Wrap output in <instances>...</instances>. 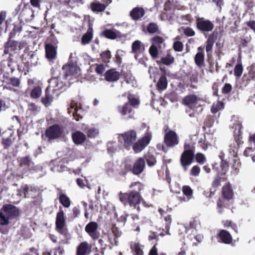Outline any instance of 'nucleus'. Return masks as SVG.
I'll use <instances>...</instances> for the list:
<instances>
[{
    "mask_svg": "<svg viewBox=\"0 0 255 255\" xmlns=\"http://www.w3.org/2000/svg\"><path fill=\"white\" fill-rule=\"evenodd\" d=\"M92 37H93L92 33L91 32L88 31L82 37V38H81L82 44L83 45H86L87 44H88L92 40Z\"/></svg>",
    "mask_w": 255,
    "mask_h": 255,
    "instance_id": "nucleus-52",
    "label": "nucleus"
},
{
    "mask_svg": "<svg viewBox=\"0 0 255 255\" xmlns=\"http://www.w3.org/2000/svg\"><path fill=\"white\" fill-rule=\"evenodd\" d=\"M164 220L165 221V229L167 231V234H169V230L170 227V224L172 222V218L171 215H166L164 217Z\"/></svg>",
    "mask_w": 255,
    "mask_h": 255,
    "instance_id": "nucleus-59",
    "label": "nucleus"
},
{
    "mask_svg": "<svg viewBox=\"0 0 255 255\" xmlns=\"http://www.w3.org/2000/svg\"><path fill=\"white\" fill-rule=\"evenodd\" d=\"M91 246L86 241L81 242L77 247L76 255H88L91 252Z\"/></svg>",
    "mask_w": 255,
    "mask_h": 255,
    "instance_id": "nucleus-24",
    "label": "nucleus"
},
{
    "mask_svg": "<svg viewBox=\"0 0 255 255\" xmlns=\"http://www.w3.org/2000/svg\"><path fill=\"white\" fill-rule=\"evenodd\" d=\"M58 199L59 202L64 207L69 208L71 205V200L70 198L66 195L60 191L58 194Z\"/></svg>",
    "mask_w": 255,
    "mask_h": 255,
    "instance_id": "nucleus-33",
    "label": "nucleus"
},
{
    "mask_svg": "<svg viewBox=\"0 0 255 255\" xmlns=\"http://www.w3.org/2000/svg\"><path fill=\"white\" fill-rule=\"evenodd\" d=\"M167 83L166 75H162L156 84L157 89L161 91L165 90L167 86Z\"/></svg>",
    "mask_w": 255,
    "mask_h": 255,
    "instance_id": "nucleus-36",
    "label": "nucleus"
},
{
    "mask_svg": "<svg viewBox=\"0 0 255 255\" xmlns=\"http://www.w3.org/2000/svg\"><path fill=\"white\" fill-rule=\"evenodd\" d=\"M196 28L201 33L204 34L206 37V33L212 31L214 27L213 23L209 19L204 17H197L196 18Z\"/></svg>",
    "mask_w": 255,
    "mask_h": 255,
    "instance_id": "nucleus-7",
    "label": "nucleus"
},
{
    "mask_svg": "<svg viewBox=\"0 0 255 255\" xmlns=\"http://www.w3.org/2000/svg\"><path fill=\"white\" fill-rule=\"evenodd\" d=\"M194 158V154H190L189 152H182L180 161L184 171L187 170L188 166L192 163Z\"/></svg>",
    "mask_w": 255,
    "mask_h": 255,
    "instance_id": "nucleus-20",
    "label": "nucleus"
},
{
    "mask_svg": "<svg viewBox=\"0 0 255 255\" xmlns=\"http://www.w3.org/2000/svg\"><path fill=\"white\" fill-rule=\"evenodd\" d=\"M52 77L49 80V85H52V83H55L57 80L62 79L61 77L60 69L59 68H52L51 69Z\"/></svg>",
    "mask_w": 255,
    "mask_h": 255,
    "instance_id": "nucleus-31",
    "label": "nucleus"
},
{
    "mask_svg": "<svg viewBox=\"0 0 255 255\" xmlns=\"http://www.w3.org/2000/svg\"><path fill=\"white\" fill-rule=\"evenodd\" d=\"M200 99L194 94L188 95L183 99V103L188 106L197 114H199L203 111L202 105L199 103Z\"/></svg>",
    "mask_w": 255,
    "mask_h": 255,
    "instance_id": "nucleus-5",
    "label": "nucleus"
},
{
    "mask_svg": "<svg viewBox=\"0 0 255 255\" xmlns=\"http://www.w3.org/2000/svg\"><path fill=\"white\" fill-rule=\"evenodd\" d=\"M136 132L133 129L129 130L119 135V141L121 139L123 140V145L124 147L129 150L134 141L136 139Z\"/></svg>",
    "mask_w": 255,
    "mask_h": 255,
    "instance_id": "nucleus-9",
    "label": "nucleus"
},
{
    "mask_svg": "<svg viewBox=\"0 0 255 255\" xmlns=\"http://www.w3.org/2000/svg\"><path fill=\"white\" fill-rule=\"evenodd\" d=\"M244 70L243 66L242 63L241 58L238 60L237 63L234 69V74L236 78H240Z\"/></svg>",
    "mask_w": 255,
    "mask_h": 255,
    "instance_id": "nucleus-38",
    "label": "nucleus"
},
{
    "mask_svg": "<svg viewBox=\"0 0 255 255\" xmlns=\"http://www.w3.org/2000/svg\"><path fill=\"white\" fill-rule=\"evenodd\" d=\"M101 3L98 0H94L90 3L89 8L95 13H102L105 11L107 7L112 3V0H102Z\"/></svg>",
    "mask_w": 255,
    "mask_h": 255,
    "instance_id": "nucleus-11",
    "label": "nucleus"
},
{
    "mask_svg": "<svg viewBox=\"0 0 255 255\" xmlns=\"http://www.w3.org/2000/svg\"><path fill=\"white\" fill-rule=\"evenodd\" d=\"M145 50L144 45L139 40L134 41L131 45V51L135 53L134 57L137 59L138 54L142 53Z\"/></svg>",
    "mask_w": 255,
    "mask_h": 255,
    "instance_id": "nucleus-27",
    "label": "nucleus"
},
{
    "mask_svg": "<svg viewBox=\"0 0 255 255\" xmlns=\"http://www.w3.org/2000/svg\"><path fill=\"white\" fill-rule=\"evenodd\" d=\"M121 76L122 73L118 72L116 68H111L107 70L104 74L105 80L109 82L118 81Z\"/></svg>",
    "mask_w": 255,
    "mask_h": 255,
    "instance_id": "nucleus-19",
    "label": "nucleus"
},
{
    "mask_svg": "<svg viewBox=\"0 0 255 255\" xmlns=\"http://www.w3.org/2000/svg\"><path fill=\"white\" fill-rule=\"evenodd\" d=\"M164 132L165 133L164 136V142L167 147H172L178 144V136L174 131L168 129L167 127L164 129Z\"/></svg>",
    "mask_w": 255,
    "mask_h": 255,
    "instance_id": "nucleus-10",
    "label": "nucleus"
},
{
    "mask_svg": "<svg viewBox=\"0 0 255 255\" xmlns=\"http://www.w3.org/2000/svg\"><path fill=\"white\" fill-rule=\"evenodd\" d=\"M216 238L219 242L225 244H231L234 246L235 244L232 243L233 237L231 234L227 230L221 229L219 230L216 235Z\"/></svg>",
    "mask_w": 255,
    "mask_h": 255,
    "instance_id": "nucleus-14",
    "label": "nucleus"
},
{
    "mask_svg": "<svg viewBox=\"0 0 255 255\" xmlns=\"http://www.w3.org/2000/svg\"><path fill=\"white\" fill-rule=\"evenodd\" d=\"M51 85H49L45 91V95L41 99V103L46 107L50 106L53 101L54 97L52 95L50 94L49 90L51 89Z\"/></svg>",
    "mask_w": 255,
    "mask_h": 255,
    "instance_id": "nucleus-28",
    "label": "nucleus"
},
{
    "mask_svg": "<svg viewBox=\"0 0 255 255\" xmlns=\"http://www.w3.org/2000/svg\"><path fill=\"white\" fill-rule=\"evenodd\" d=\"M72 138L76 145H81L85 142L87 137L86 134L82 131L77 130L72 133Z\"/></svg>",
    "mask_w": 255,
    "mask_h": 255,
    "instance_id": "nucleus-25",
    "label": "nucleus"
},
{
    "mask_svg": "<svg viewBox=\"0 0 255 255\" xmlns=\"http://www.w3.org/2000/svg\"><path fill=\"white\" fill-rule=\"evenodd\" d=\"M241 167V162L239 159H234V163L232 165V169L231 171L232 174L235 175L238 174L239 172L240 169Z\"/></svg>",
    "mask_w": 255,
    "mask_h": 255,
    "instance_id": "nucleus-48",
    "label": "nucleus"
},
{
    "mask_svg": "<svg viewBox=\"0 0 255 255\" xmlns=\"http://www.w3.org/2000/svg\"><path fill=\"white\" fill-rule=\"evenodd\" d=\"M215 121L214 117L212 115H208L206 117L205 121H204V127L203 128H205V127L207 128L211 127L214 124Z\"/></svg>",
    "mask_w": 255,
    "mask_h": 255,
    "instance_id": "nucleus-58",
    "label": "nucleus"
},
{
    "mask_svg": "<svg viewBox=\"0 0 255 255\" xmlns=\"http://www.w3.org/2000/svg\"><path fill=\"white\" fill-rule=\"evenodd\" d=\"M222 223L225 228H229L230 227L236 233H238V226L236 224L233 223L232 221L228 220H223Z\"/></svg>",
    "mask_w": 255,
    "mask_h": 255,
    "instance_id": "nucleus-47",
    "label": "nucleus"
},
{
    "mask_svg": "<svg viewBox=\"0 0 255 255\" xmlns=\"http://www.w3.org/2000/svg\"><path fill=\"white\" fill-rule=\"evenodd\" d=\"M194 61L196 66L199 68L205 66V54L197 53L194 57Z\"/></svg>",
    "mask_w": 255,
    "mask_h": 255,
    "instance_id": "nucleus-34",
    "label": "nucleus"
},
{
    "mask_svg": "<svg viewBox=\"0 0 255 255\" xmlns=\"http://www.w3.org/2000/svg\"><path fill=\"white\" fill-rule=\"evenodd\" d=\"M27 42L25 41H16L13 38H8V40L4 44V53L8 54L9 52L17 53L18 51L25 47Z\"/></svg>",
    "mask_w": 255,
    "mask_h": 255,
    "instance_id": "nucleus-4",
    "label": "nucleus"
},
{
    "mask_svg": "<svg viewBox=\"0 0 255 255\" xmlns=\"http://www.w3.org/2000/svg\"><path fill=\"white\" fill-rule=\"evenodd\" d=\"M151 138V133L146 131L143 137L138 139L136 142H133L131 145L134 152L137 153L142 151L149 143Z\"/></svg>",
    "mask_w": 255,
    "mask_h": 255,
    "instance_id": "nucleus-8",
    "label": "nucleus"
},
{
    "mask_svg": "<svg viewBox=\"0 0 255 255\" xmlns=\"http://www.w3.org/2000/svg\"><path fill=\"white\" fill-rule=\"evenodd\" d=\"M85 231L94 240H97L100 236L98 231V224L95 222H90L85 227Z\"/></svg>",
    "mask_w": 255,
    "mask_h": 255,
    "instance_id": "nucleus-16",
    "label": "nucleus"
},
{
    "mask_svg": "<svg viewBox=\"0 0 255 255\" xmlns=\"http://www.w3.org/2000/svg\"><path fill=\"white\" fill-rule=\"evenodd\" d=\"M240 147V144L233 141L229 146V152L232 153L234 157H237V152Z\"/></svg>",
    "mask_w": 255,
    "mask_h": 255,
    "instance_id": "nucleus-50",
    "label": "nucleus"
},
{
    "mask_svg": "<svg viewBox=\"0 0 255 255\" xmlns=\"http://www.w3.org/2000/svg\"><path fill=\"white\" fill-rule=\"evenodd\" d=\"M101 35L108 39H115L118 37V34L116 32L112 29H106L101 33Z\"/></svg>",
    "mask_w": 255,
    "mask_h": 255,
    "instance_id": "nucleus-41",
    "label": "nucleus"
},
{
    "mask_svg": "<svg viewBox=\"0 0 255 255\" xmlns=\"http://www.w3.org/2000/svg\"><path fill=\"white\" fill-rule=\"evenodd\" d=\"M147 31L149 33H159V30L157 24L154 22H150L146 27Z\"/></svg>",
    "mask_w": 255,
    "mask_h": 255,
    "instance_id": "nucleus-49",
    "label": "nucleus"
},
{
    "mask_svg": "<svg viewBox=\"0 0 255 255\" xmlns=\"http://www.w3.org/2000/svg\"><path fill=\"white\" fill-rule=\"evenodd\" d=\"M21 58L22 62L27 69H28L30 66H32L36 63L35 60H37V58H36L34 52L30 51L28 47L25 48L24 54L21 56Z\"/></svg>",
    "mask_w": 255,
    "mask_h": 255,
    "instance_id": "nucleus-12",
    "label": "nucleus"
},
{
    "mask_svg": "<svg viewBox=\"0 0 255 255\" xmlns=\"http://www.w3.org/2000/svg\"><path fill=\"white\" fill-rule=\"evenodd\" d=\"M86 132L87 136L90 138H94L99 134L98 130L94 128H87Z\"/></svg>",
    "mask_w": 255,
    "mask_h": 255,
    "instance_id": "nucleus-60",
    "label": "nucleus"
},
{
    "mask_svg": "<svg viewBox=\"0 0 255 255\" xmlns=\"http://www.w3.org/2000/svg\"><path fill=\"white\" fill-rule=\"evenodd\" d=\"M55 225L56 230L59 233L63 235H66V232L63 230L65 226L64 213L61 207H60L59 211L56 215Z\"/></svg>",
    "mask_w": 255,
    "mask_h": 255,
    "instance_id": "nucleus-13",
    "label": "nucleus"
},
{
    "mask_svg": "<svg viewBox=\"0 0 255 255\" xmlns=\"http://www.w3.org/2000/svg\"><path fill=\"white\" fill-rule=\"evenodd\" d=\"M224 105L222 102L218 101L216 103H214L211 107V112L213 114H216L220 110L224 108Z\"/></svg>",
    "mask_w": 255,
    "mask_h": 255,
    "instance_id": "nucleus-53",
    "label": "nucleus"
},
{
    "mask_svg": "<svg viewBox=\"0 0 255 255\" xmlns=\"http://www.w3.org/2000/svg\"><path fill=\"white\" fill-rule=\"evenodd\" d=\"M161 62L165 65H170L174 62V58L170 54H168L165 57L161 58Z\"/></svg>",
    "mask_w": 255,
    "mask_h": 255,
    "instance_id": "nucleus-56",
    "label": "nucleus"
},
{
    "mask_svg": "<svg viewBox=\"0 0 255 255\" xmlns=\"http://www.w3.org/2000/svg\"><path fill=\"white\" fill-rule=\"evenodd\" d=\"M234 196V193L232 189V185L228 182L225 184L221 189V197H220L217 201V209L219 214H222L224 212V208L227 207L229 202L232 200Z\"/></svg>",
    "mask_w": 255,
    "mask_h": 255,
    "instance_id": "nucleus-3",
    "label": "nucleus"
},
{
    "mask_svg": "<svg viewBox=\"0 0 255 255\" xmlns=\"http://www.w3.org/2000/svg\"><path fill=\"white\" fill-rule=\"evenodd\" d=\"M218 35V31H214L208 36L207 41L205 42V49L208 57L212 56L213 47L216 41Z\"/></svg>",
    "mask_w": 255,
    "mask_h": 255,
    "instance_id": "nucleus-18",
    "label": "nucleus"
},
{
    "mask_svg": "<svg viewBox=\"0 0 255 255\" xmlns=\"http://www.w3.org/2000/svg\"><path fill=\"white\" fill-rule=\"evenodd\" d=\"M219 156H220V158L221 159V164L220 165V168H221V171L220 172L219 171L218 172H219V174L221 175L225 176L226 173L227 172V171L229 170V162L227 160H226L223 158V156L220 155Z\"/></svg>",
    "mask_w": 255,
    "mask_h": 255,
    "instance_id": "nucleus-39",
    "label": "nucleus"
},
{
    "mask_svg": "<svg viewBox=\"0 0 255 255\" xmlns=\"http://www.w3.org/2000/svg\"><path fill=\"white\" fill-rule=\"evenodd\" d=\"M118 110L122 116H126L130 114L132 111V108L128 103H126L123 106H119Z\"/></svg>",
    "mask_w": 255,
    "mask_h": 255,
    "instance_id": "nucleus-37",
    "label": "nucleus"
},
{
    "mask_svg": "<svg viewBox=\"0 0 255 255\" xmlns=\"http://www.w3.org/2000/svg\"><path fill=\"white\" fill-rule=\"evenodd\" d=\"M132 165L128 163H126L124 165V168L121 170L119 172V175L122 176H125L127 173L131 171L132 173Z\"/></svg>",
    "mask_w": 255,
    "mask_h": 255,
    "instance_id": "nucleus-55",
    "label": "nucleus"
},
{
    "mask_svg": "<svg viewBox=\"0 0 255 255\" xmlns=\"http://www.w3.org/2000/svg\"><path fill=\"white\" fill-rule=\"evenodd\" d=\"M21 190L22 191L24 198L32 197V193H36L37 190L35 188L29 187L27 184L21 186Z\"/></svg>",
    "mask_w": 255,
    "mask_h": 255,
    "instance_id": "nucleus-32",
    "label": "nucleus"
},
{
    "mask_svg": "<svg viewBox=\"0 0 255 255\" xmlns=\"http://www.w3.org/2000/svg\"><path fill=\"white\" fill-rule=\"evenodd\" d=\"M101 57L103 62L105 63H109L111 58V53L109 50L103 51L100 54Z\"/></svg>",
    "mask_w": 255,
    "mask_h": 255,
    "instance_id": "nucleus-54",
    "label": "nucleus"
},
{
    "mask_svg": "<svg viewBox=\"0 0 255 255\" xmlns=\"http://www.w3.org/2000/svg\"><path fill=\"white\" fill-rule=\"evenodd\" d=\"M74 68L70 65H65L62 67V70L64 73L63 75L62 79H66L67 77L73 74Z\"/></svg>",
    "mask_w": 255,
    "mask_h": 255,
    "instance_id": "nucleus-46",
    "label": "nucleus"
},
{
    "mask_svg": "<svg viewBox=\"0 0 255 255\" xmlns=\"http://www.w3.org/2000/svg\"><path fill=\"white\" fill-rule=\"evenodd\" d=\"M130 249L134 255H143L141 245L139 243H134L130 246Z\"/></svg>",
    "mask_w": 255,
    "mask_h": 255,
    "instance_id": "nucleus-45",
    "label": "nucleus"
},
{
    "mask_svg": "<svg viewBox=\"0 0 255 255\" xmlns=\"http://www.w3.org/2000/svg\"><path fill=\"white\" fill-rule=\"evenodd\" d=\"M45 55L49 61H52L56 57V48L52 44L48 43L45 45Z\"/></svg>",
    "mask_w": 255,
    "mask_h": 255,
    "instance_id": "nucleus-26",
    "label": "nucleus"
},
{
    "mask_svg": "<svg viewBox=\"0 0 255 255\" xmlns=\"http://www.w3.org/2000/svg\"><path fill=\"white\" fill-rule=\"evenodd\" d=\"M145 162L142 157L138 158L132 165V173L135 175L140 174L144 170Z\"/></svg>",
    "mask_w": 255,
    "mask_h": 255,
    "instance_id": "nucleus-22",
    "label": "nucleus"
},
{
    "mask_svg": "<svg viewBox=\"0 0 255 255\" xmlns=\"http://www.w3.org/2000/svg\"><path fill=\"white\" fill-rule=\"evenodd\" d=\"M194 157L196 162L199 164H202L206 161L205 156L201 153H197L195 155H194Z\"/></svg>",
    "mask_w": 255,
    "mask_h": 255,
    "instance_id": "nucleus-64",
    "label": "nucleus"
},
{
    "mask_svg": "<svg viewBox=\"0 0 255 255\" xmlns=\"http://www.w3.org/2000/svg\"><path fill=\"white\" fill-rule=\"evenodd\" d=\"M254 150L252 147L247 148L244 152V155L246 157L251 156L254 162H255Z\"/></svg>",
    "mask_w": 255,
    "mask_h": 255,
    "instance_id": "nucleus-62",
    "label": "nucleus"
},
{
    "mask_svg": "<svg viewBox=\"0 0 255 255\" xmlns=\"http://www.w3.org/2000/svg\"><path fill=\"white\" fill-rule=\"evenodd\" d=\"M22 27L19 24H13V27L9 34L8 38H14L17 33H20Z\"/></svg>",
    "mask_w": 255,
    "mask_h": 255,
    "instance_id": "nucleus-51",
    "label": "nucleus"
},
{
    "mask_svg": "<svg viewBox=\"0 0 255 255\" xmlns=\"http://www.w3.org/2000/svg\"><path fill=\"white\" fill-rule=\"evenodd\" d=\"M227 180V178L224 176L221 175L219 174V172H218L216 175L213 178V181L212 182V187L216 191L217 189H218L221 185V182L225 181Z\"/></svg>",
    "mask_w": 255,
    "mask_h": 255,
    "instance_id": "nucleus-30",
    "label": "nucleus"
},
{
    "mask_svg": "<svg viewBox=\"0 0 255 255\" xmlns=\"http://www.w3.org/2000/svg\"><path fill=\"white\" fill-rule=\"evenodd\" d=\"M20 213V210L15 206L9 204H4L0 210V232L6 234L8 230L5 229L4 226L9 225V220L18 218Z\"/></svg>",
    "mask_w": 255,
    "mask_h": 255,
    "instance_id": "nucleus-2",
    "label": "nucleus"
},
{
    "mask_svg": "<svg viewBox=\"0 0 255 255\" xmlns=\"http://www.w3.org/2000/svg\"><path fill=\"white\" fill-rule=\"evenodd\" d=\"M182 192L183 194L189 198L192 196L193 190L188 185H184L182 187Z\"/></svg>",
    "mask_w": 255,
    "mask_h": 255,
    "instance_id": "nucleus-61",
    "label": "nucleus"
},
{
    "mask_svg": "<svg viewBox=\"0 0 255 255\" xmlns=\"http://www.w3.org/2000/svg\"><path fill=\"white\" fill-rule=\"evenodd\" d=\"M68 161L65 159H56L50 163L51 170L53 172H62L67 169Z\"/></svg>",
    "mask_w": 255,
    "mask_h": 255,
    "instance_id": "nucleus-15",
    "label": "nucleus"
},
{
    "mask_svg": "<svg viewBox=\"0 0 255 255\" xmlns=\"http://www.w3.org/2000/svg\"><path fill=\"white\" fill-rule=\"evenodd\" d=\"M65 84L63 82L61 81V79L57 80V82L55 83H52L51 87L53 88L52 89L53 93H55L56 91H59L60 92H62L65 90Z\"/></svg>",
    "mask_w": 255,
    "mask_h": 255,
    "instance_id": "nucleus-44",
    "label": "nucleus"
},
{
    "mask_svg": "<svg viewBox=\"0 0 255 255\" xmlns=\"http://www.w3.org/2000/svg\"><path fill=\"white\" fill-rule=\"evenodd\" d=\"M7 66L10 68L11 72L12 73L15 69V67H17L18 70L19 71H23L21 70L19 65L17 64V58L14 57L13 55L11 54H9V56L7 59Z\"/></svg>",
    "mask_w": 255,
    "mask_h": 255,
    "instance_id": "nucleus-29",
    "label": "nucleus"
},
{
    "mask_svg": "<svg viewBox=\"0 0 255 255\" xmlns=\"http://www.w3.org/2000/svg\"><path fill=\"white\" fill-rule=\"evenodd\" d=\"M234 142H236L239 144L241 143V139L242 138V132L241 131V127L237 130L236 129L234 131Z\"/></svg>",
    "mask_w": 255,
    "mask_h": 255,
    "instance_id": "nucleus-57",
    "label": "nucleus"
},
{
    "mask_svg": "<svg viewBox=\"0 0 255 255\" xmlns=\"http://www.w3.org/2000/svg\"><path fill=\"white\" fill-rule=\"evenodd\" d=\"M129 188L130 190L125 193L120 192L119 198L121 202L125 206L129 205L136 209L138 212H140L139 205L142 203L146 206V202L143 199L140 191L143 189V185L139 181L131 183Z\"/></svg>",
    "mask_w": 255,
    "mask_h": 255,
    "instance_id": "nucleus-1",
    "label": "nucleus"
},
{
    "mask_svg": "<svg viewBox=\"0 0 255 255\" xmlns=\"http://www.w3.org/2000/svg\"><path fill=\"white\" fill-rule=\"evenodd\" d=\"M145 11L142 7L136 6L132 9L129 12V16L134 21L141 20L144 16Z\"/></svg>",
    "mask_w": 255,
    "mask_h": 255,
    "instance_id": "nucleus-23",
    "label": "nucleus"
},
{
    "mask_svg": "<svg viewBox=\"0 0 255 255\" xmlns=\"http://www.w3.org/2000/svg\"><path fill=\"white\" fill-rule=\"evenodd\" d=\"M248 73H245L242 77L243 84L247 86L252 81H255V64L253 63L247 67Z\"/></svg>",
    "mask_w": 255,
    "mask_h": 255,
    "instance_id": "nucleus-17",
    "label": "nucleus"
},
{
    "mask_svg": "<svg viewBox=\"0 0 255 255\" xmlns=\"http://www.w3.org/2000/svg\"><path fill=\"white\" fill-rule=\"evenodd\" d=\"M41 94V87L40 86H36L31 90L30 93V97L31 99H36L40 97Z\"/></svg>",
    "mask_w": 255,
    "mask_h": 255,
    "instance_id": "nucleus-43",
    "label": "nucleus"
},
{
    "mask_svg": "<svg viewBox=\"0 0 255 255\" xmlns=\"http://www.w3.org/2000/svg\"><path fill=\"white\" fill-rule=\"evenodd\" d=\"M63 134V128L58 124H54L48 127L45 131V136L48 141L57 139Z\"/></svg>",
    "mask_w": 255,
    "mask_h": 255,
    "instance_id": "nucleus-6",
    "label": "nucleus"
},
{
    "mask_svg": "<svg viewBox=\"0 0 255 255\" xmlns=\"http://www.w3.org/2000/svg\"><path fill=\"white\" fill-rule=\"evenodd\" d=\"M184 152H189L190 154H194L195 146L191 143H185L184 145Z\"/></svg>",
    "mask_w": 255,
    "mask_h": 255,
    "instance_id": "nucleus-63",
    "label": "nucleus"
},
{
    "mask_svg": "<svg viewBox=\"0 0 255 255\" xmlns=\"http://www.w3.org/2000/svg\"><path fill=\"white\" fill-rule=\"evenodd\" d=\"M33 165L34 163L29 156L22 157L19 160V166L23 168L24 173L30 171L33 167Z\"/></svg>",
    "mask_w": 255,
    "mask_h": 255,
    "instance_id": "nucleus-21",
    "label": "nucleus"
},
{
    "mask_svg": "<svg viewBox=\"0 0 255 255\" xmlns=\"http://www.w3.org/2000/svg\"><path fill=\"white\" fill-rule=\"evenodd\" d=\"M151 41L152 45H154V46L158 48V49H161L162 45L164 46V39L160 36H154L151 38Z\"/></svg>",
    "mask_w": 255,
    "mask_h": 255,
    "instance_id": "nucleus-42",
    "label": "nucleus"
},
{
    "mask_svg": "<svg viewBox=\"0 0 255 255\" xmlns=\"http://www.w3.org/2000/svg\"><path fill=\"white\" fill-rule=\"evenodd\" d=\"M5 82L7 85H10L14 87H19L20 84V80L19 78L14 77H9L3 76Z\"/></svg>",
    "mask_w": 255,
    "mask_h": 255,
    "instance_id": "nucleus-35",
    "label": "nucleus"
},
{
    "mask_svg": "<svg viewBox=\"0 0 255 255\" xmlns=\"http://www.w3.org/2000/svg\"><path fill=\"white\" fill-rule=\"evenodd\" d=\"M144 160H146L147 165L150 167H153L156 163L155 156L149 152L145 154L144 155Z\"/></svg>",
    "mask_w": 255,
    "mask_h": 255,
    "instance_id": "nucleus-40",
    "label": "nucleus"
}]
</instances>
